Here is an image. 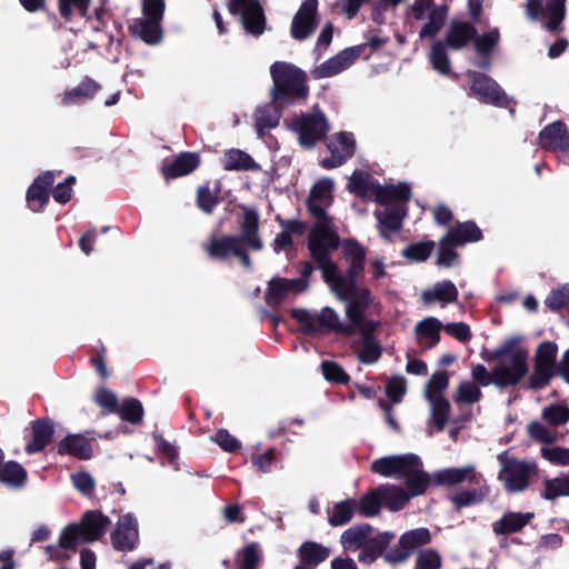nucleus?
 Here are the masks:
<instances>
[{"instance_id":"f257e3e1","label":"nucleus","mask_w":569,"mask_h":569,"mask_svg":"<svg viewBox=\"0 0 569 569\" xmlns=\"http://www.w3.org/2000/svg\"><path fill=\"white\" fill-rule=\"evenodd\" d=\"M239 234L211 236L202 249L213 261H227L233 257L240 244H246L252 251H261L264 247L260 234V216L256 208L240 206Z\"/></svg>"},{"instance_id":"f03ea898","label":"nucleus","mask_w":569,"mask_h":569,"mask_svg":"<svg viewBox=\"0 0 569 569\" xmlns=\"http://www.w3.org/2000/svg\"><path fill=\"white\" fill-rule=\"evenodd\" d=\"M270 76L271 99L276 106L306 102L309 97V84L308 76L302 69L286 61H276L270 67Z\"/></svg>"},{"instance_id":"7ed1b4c3","label":"nucleus","mask_w":569,"mask_h":569,"mask_svg":"<svg viewBox=\"0 0 569 569\" xmlns=\"http://www.w3.org/2000/svg\"><path fill=\"white\" fill-rule=\"evenodd\" d=\"M339 244V234L330 226H313L309 231L307 248L320 268L323 280H328L336 269L330 252L338 249Z\"/></svg>"},{"instance_id":"20e7f679","label":"nucleus","mask_w":569,"mask_h":569,"mask_svg":"<svg viewBox=\"0 0 569 569\" xmlns=\"http://www.w3.org/2000/svg\"><path fill=\"white\" fill-rule=\"evenodd\" d=\"M290 316L299 322L301 332L306 336H315L321 332L322 329L335 331L345 337H352L356 333L355 328L351 325L342 323L337 312L330 307H325L319 315L311 313L303 308H293Z\"/></svg>"},{"instance_id":"39448f33","label":"nucleus","mask_w":569,"mask_h":569,"mask_svg":"<svg viewBox=\"0 0 569 569\" xmlns=\"http://www.w3.org/2000/svg\"><path fill=\"white\" fill-rule=\"evenodd\" d=\"M342 256L348 262V268L345 272L336 269L326 283L336 286L342 289V293H351L355 288V283H358V279L365 270L366 264V249L355 239H347L343 241Z\"/></svg>"},{"instance_id":"423d86ee","label":"nucleus","mask_w":569,"mask_h":569,"mask_svg":"<svg viewBox=\"0 0 569 569\" xmlns=\"http://www.w3.org/2000/svg\"><path fill=\"white\" fill-rule=\"evenodd\" d=\"M501 468L498 473V480L503 483L507 492H522L538 473V466L535 461L519 460L509 457L507 451L498 455Z\"/></svg>"},{"instance_id":"0eeeda50","label":"nucleus","mask_w":569,"mask_h":569,"mask_svg":"<svg viewBox=\"0 0 569 569\" xmlns=\"http://www.w3.org/2000/svg\"><path fill=\"white\" fill-rule=\"evenodd\" d=\"M468 78L471 81L470 90L482 103L498 108L509 109L515 113L516 100L507 96L499 83L490 76L479 71H468Z\"/></svg>"},{"instance_id":"6e6552de","label":"nucleus","mask_w":569,"mask_h":569,"mask_svg":"<svg viewBox=\"0 0 569 569\" xmlns=\"http://www.w3.org/2000/svg\"><path fill=\"white\" fill-rule=\"evenodd\" d=\"M292 129L298 132L300 144L310 149L327 134L329 126L325 113L317 110L295 118Z\"/></svg>"},{"instance_id":"1a4fd4ad","label":"nucleus","mask_w":569,"mask_h":569,"mask_svg":"<svg viewBox=\"0 0 569 569\" xmlns=\"http://www.w3.org/2000/svg\"><path fill=\"white\" fill-rule=\"evenodd\" d=\"M521 371L520 362L516 359L515 368L496 366L490 372L483 365L478 363L472 367L471 376L473 380L482 387H488L493 383L496 387L505 389L521 382Z\"/></svg>"},{"instance_id":"9d476101","label":"nucleus","mask_w":569,"mask_h":569,"mask_svg":"<svg viewBox=\"0 0 569 569\" xmlns=\"http://www.w3.org/2000/svg\"><path fill=\"white\" fill-rule=\"evenodd\" d=\"M526 13L533 21L547 17L546 29L550 32H560L566 18V0H547L546 7L542 0H527Z\"/></svg>"},{"instance_id":"9b49d317","label":"nucleus","mask_w":569,"mask_h":569,"mask_svg":"<svg viewBox=\"0 0 569 569\" xmlns=\"http://www.w3.org/2000/svg\"><path fill=\"white\" fill-rule=\"evenodd\" d=\"M228 10L232 16H240L244 30L252 36H260L266 29V17L259 0H230Z\"/></svg>"},{"instance_id":"f8f14e48","label":"nucleus","mask_w":569,"mask_h":569,"mask_svg":"<svg viewBox=\"0 0 569 569\" xmlns=\"http://www.w3.org/2000/svg\"><path fill=\"white\" fill-rule=\"evenodd\" d=\"M329 286L339 300L347 302L346 316L350 323L361 325L366 311L373 300L371 290L368 287H358V283H355L352 292L345 295L341 291L342 289L338 288L336 283Z\"/></svg>"},{"instance_id":"ddd939ff","label":"nucleus","mask_w":569,"mask_h":569,"mask_svg":"<svg viewBox=\"0 0 569 569\" xmlns=\"http://www.w3.org/2000/svg\"><path fill=\"white\" fill-rule=\"evenodd\" d=\"M82 532L76 522L64 526L60 532L57 545H48L44 547V553L50 561L66 562L77 551L82 540Z\"/></svg>"},{"instance_id":"4468645a","label":"nucleus","mask_w":569,"mask_h":569,"mask_svg":"<svg viewBox=\"0 0 569 569\" xmlns=\"http://www.w3.org/2000/svg\"><path fill=\"white\" fill-rule=\"evenodd\" d=\"M327 148L330 151V157L323 158L320 166L327 170L338 168L355 156V136L348 131L335 133L328 139Z\"/></svg>"},{"instance_id":"2eb2a0df","label":"nucleus","mask_w":569,"mask_h":569,"mask_svg":"<svg viewBox=\"0 0 569 569\" xmlns=\"http://www.w3.org/2000/svg\"><path fill=\"white\" fill-rule=\"evenodd\" d=\"M420 458L415 453L386 456L372 461L370 470L382 477L402 478L408 475L411 467H421Z\"/></svg>"},{"instance_id":"dca6fc26","label":"nucleus","mask_w":569,"mask_h":569,"mask_svg":"<svg viewBox=\"0 0 569 569\" xmlns=\"http://www.w3.org/2000/svg\"><path fill=\"white\" fill-rule=\"evenodd\" d=\"M521 341V337L512 336L507 338L498 348L486 352L482 355V359L487 362H493L503 358H508L510 361V366L508 368H515V360L517 359L520 362L521 371V380L529 372L528 366V350L523 347H520L519 343Z\"/></svg>"},{"instance_id":"f3484780","label":"nucleus","mask_w":569,"mask_h":569,"mask_svg":"<svg viewBox=\"0 0 569 569\" xmlns=\"http://www.w3.org/2000/svg\"><path fill=\"white\" fill-rule=\"evenodd\" d=\"M521 341V337L512 336L507 338L498 348L486 352L482 355V359L487 362H493L503 358H508L510 361V366L508 368H515V360L517 359L520 362L521 371V380L529 372L528 366V350L523 347H520L519 343Z\"/></svg>"},{"instance_id":"a211bd4d","label":"nucleus","mask_w":569,"mask_h":569,"mask_svg":"<svg viewBox=\"0 0 569 569\" xmlns=\"http://www.w3.org/2000/svg\"><path fill=\"white\" fill-rule=\"evenodd\" d=\"M367 44H358L353 47L346 48L338 52L336 56L322 62L320 66L316 67L312 71V76L315 79H323L333 77L343 70L348 69L352 66L363 53Z\"/></svg>"},{"instance_id":"6ab92c4d","label":"nucleus","mask_w":569,"mask_h":569,"mask_svg":"<svg viewBox=\"0 0 569 569\" xmlns=\"http://www.w3.org/2000/svg\"><path fill=\"white\" fill-rule=\"evenodd\" d=\"M110 539L117 551L127 552L136 549L139 542V529L138 521L132 513H126L119 519Z\"/></svg>"},{"instance_id":"aec40b11","label":"nucleus","mask_w":569,"mask_h":569,"mask_svg":"<svg viewBox=\"0 0 569 569\" xmlns=\"http://www.w3.org/2000/svg\"><path fill=\"white\" fill-rule=\"evenodd\" d=\"M465 480L471 485L479 486L485 482L480 472H477L473 466H465L462 468H446L437 470L432 473V485L439 487L457 486Z\"/></svg>"},{"instance_id":"412c9836","label":"nucleus","mask_w":569,"mask_h":569,"mask_svg":"<svg viewBox=\"0 0 569 569\" xmlns=\"http://www.w3.org/2000/svg\"><path fill=\"white\" fill-rule=\"evenodd\" d=\"M56 176L53 171H44L40 173L29 186L26 200L28 207L33 212H41L50 199V190L54 183Z\"/></svg>"},{"instance_id":"4be33fe9","label":"nucleus","mask_w":569,"mask_h":569,"mask_svg":"<svg viewBox=\"0 0 569 569\" xmlns=\"http://www.w3.org/2000/svg\"><path fill=\"white\" fill-rule=\"evenodd\" d=\"M76 523L83 535V542L90 543L100 540L107 533L111 520L100 510H87Z\"/></svg>"},{"instance_id":"5701e85b","label":"nucleus","mask_w":569,"mask_h":569,"mask_svg":"<svg viewBox=\"0 0 569 569\" xmlns=\"http://www.w3.org/2000/svg\"><path fill=\"white\" fill-rule=\"evenodd\" d=\"M476 30V26L469 21L452 19L442 42L449 50L460 51L472 43Z\"/></svg>"},{"instance_id":"b1692460","label":"nucleus","mask_w":569,"mask_h":569,"mask_svg":"<svg viewBox=\"0 0 569 569\" xmlns=\"http://www.w3.org/2000/svg\"><path fill=\"white\" fill-rule=\"evenodd\" d=\"M539 146L552 152H569V132L562 121H555L539 132Z\"/></svg>"},{"instance_id":"393cba45","label":"nucleus","mask_w":569,"mask_h":569,"mask_svg":"<svg viewBox=\"0 0 569 569\" xmlns=\"http://www.w3.org/2000/svg\"><path fill=\"white\" fill-rule=\"evenodd\" d=\"M500 41V32L498 28H493L482 34L476 30V37L472 41L479 60L473 64L481 70H490L492 67V53Z\"/></svg>"},{"instance_id":"a878e982","label":"nucleus","mask_w":569,"mask_h":569,"mask_svg":"<svg viewBox=\"0 0 569 569\" xmlns=\"http://www.w3.org/2000/svg\"><path fill=\"white\" fill-rule=\"evenodd\" d=\"M59 456H71L79 460H89L93 457L91 440L81 433H69L53 448Z\"/></svg>"},{"instance_id":"bb28decb","label":"nucleus","mask_w":569,"mask_h":569,"mask_svg":"<svg viewBox=\"0 0 569 569\" xmlns=\"http://www.w3.org/2000/svg\"><path fill=\"white\" fill-rule=\"evenodd\" d=\"M129 33L148 46H157L163 39L161 21L150 18H136L128 26Z\"/></svg>"},{"instance_id":"cd10ccee","label":"nucleus","mask_w":569,"mask_h":569,"mask_svg":"<svg viewBox=\"0 0 569 569\" xmlns=\"http://www.w3.org/2000/svg\"><path fill=\"white\" fill-rule=\"evenodd\" d=\"M54 423L50 418H39L31 422V440L26 445L27 455L43 451L52 441Z\"/></svg>"},{"instance_id":"c85d7f7f","label":"nucleus","mask_w":569,"mask_h":569,"mask_svg":"<svg viewBox=\"0 0 569 569\" xmlns=\"http://www.w3.org/2000/svg\"><path fill=\"white\" fill-rule=\"evenodd\" d=\"M201 163L199 153L183 151L180 152L172 161H164L161 168V173L167 180L176 179L190 174Z\"/></svg>"},{"instance_id":"c756f323","label":"nucleus","mask_w":569,"mask_h":569,"mask_svg":"<svg viewBox=\"0 0 569 569\" xmlns=\"http://www.w3.org/2000/svg\"><path fill=\"white\" fill-rule=\"evenodd\" d=\"M406 216L407 207L399 204L386 207L383 210H376L375 217L378 220L380 236L389 239V233L400 231Z\"/></svg>"},{"instance_id":"7c9ffc66","label":"nucleus","mask_w":569,"mask_h":569,"mask_svg":"<svg viewBox=\"0 0 569 569\" xmlns=\"http://www.w3.org/2000/svg\"><path fill=\"white\" fill-rule=\"evenodd\" d=\"M411 197V188L409 184L401 182L391 186H381L379 182L376 186L375 200L377 203L389 207V206H403Z\"/></svg>"},{"instance_id":"2f4dec72","label":"nucleus","mask_w":569,"mask_h":569,"mask_svg":"<svg viewBox=\"0 0 569 569\" xmlns=\"http://www.w3.org/2000/svg\"><path fill=\"white\" fill-rule=\"evenodd\" d=\"M441 329H443L442 323L435 317H428L417 322L415 333L418 343L423 346L425 350L432 349L440 341Z\"/></svg>"},{"instance_id":"473e14b6","label":"nucleus","mask_w":569,"mask_h":569,"mask_svg":"<svg viewBox=\"0 0 569 569\" xmlns=\"http://www.w3.org/2000/svg\"><path fill=\"white\" fill-rule=\"evenodd\" d=\"M533 512H506L492 525L497 536H507L521 531L533 519Z\"/></svg>"},{"instance_id":"72a5a7b5","label":"nucleus","mask_w":569,"mask_h":569,"mask_svg":"<svg viewBox=\"0 0 569 569\" xmlns=\"http://www.w3.org/2000/svg\"><path fill=\"white\" fill-rule=\"evenodd\" d=\"M100 84L90 77L84 79L74 88L67 90L61 96V102L63 106L81 104L86 100L94 98L96 93L100 90Z\"/></svg>"},{"instance_id":"f704fd0d","label":"nucleus","mask_w":569,"mask_h":569,"mask_svg":"<svg viewBox=\"0 0 569 569\" xmlns=\"http://www.w3.org/2000/svg\"><path fill=\"white\" fill-rule=\"evenodd\" d=\"M458 289L450 280H443L433 284L431 289L422 292L421 299L426 305L440 302L442 306L453 303L458 300Z\"/></svg>"},{"instance_id":"c9c22d12","label":"nucleus","mask_w":569,"mask_h":569,"mask_svg":"<svg viewBox=\"0 0 569 569\" xmlns=\"http://www.w3.org/2000/svg\"><path fill=\"white\" fill-rule=\"evenodd\" d=\"M393 538L395 533L385 531L368 539L358 556L359 561L367 565L375 562L379 557L385 555V551Z\"/></svg>"},{"instance_id":"e433bc0d","label":"nucleus","mask_w":569,"mask_h":569,"mask_svg":"<svg viewBox=\"0 0 569 569\" xmlns=\"http://www.w3.org/2000/svg\"><path fill=\"white\" fill-rule=\"evenodd\" d=\"M377 488L381 500V507L388 509L389 511H400L410 501L406 490L399 486L382 483Z\"/></svg>"},{"instance_id":"4c0bfd02","label":"nucleus","mask_w":569,"mask_h":569,"mask_svg":"<svg viewBox=\"0 0 569 569\" xmlns=\"http://www.w3.org/2000/svg\"><path fill=\"white\" fill-rule=\"evenodd\" d=\"M447 234L458 247L478 242L483 238L481 229L472 220L458 222L455 227L448 230Z\"/></svg>"},{"instance_id":"58836bf2","label":"nucleus","mask_w":569,"mask_h":569,"mask_svg":"<svg viewBox=\"0 0 569 569\" xmlns=\"http://www.w3.org/2000/svg\"><path fill=\"white\" fill-rule=\"evenodd\" d=\"M408 475H403L406 479V492L408 499L423 495L428 487L432 485V475H429L421 467H411Z\"/></svg>"},{"instance_id":"ea45409f","label":"nucleus","mask_w":569,"mask_h":569,"mask_svg":"<svg viewBox=\"0 0 569 569\" xmlns=\"http://www.w3.org/2000/svg\"><path fill=\"white\" fill-rule=\"evenodd\" d=\"M28 481V471L16 460H9L3 463L0 471V482L6 487L22 489Z\"/></svg>"},{"instance_id":"a19ab883","label":"nucleus","mask_w":569,"mask_h":569,"mask_svg":"<svg viewBox=\"0 0 569 569\" xmlns=\"http://www.w3.org/2000/svg\"><path fill=\"white\" fill-rule=\"evenodd\" d=\"M300 562L311 568L318 567L330 556V549L316 541H305L297 550Z\"/></svg>"},{"instance_id":"79ce46f5","label":"nucleus","mask_w":569,"mask_h":569,"mask_svg":"<svg viewBox=\"0 0 569 569\" xmlns=\"http://www.w3.org/2000/svg\"><path fill=\"white\" fill-rule=\"evenodd\" d=\"M222 167L226 171H250L260 168L249 153L240 149L226 151L222 158Z\"/></svg>"},{"instance_id":"37998d69","label":"nucleus","mask_w":569,"mask_h":569,"mask_svg":"<svg viewBox=\"0 0 569 569\" xmlns=\"http://www.w3.org/2000/svg\"><path fill=\"white\" fill-rule=\"evenodd\" d=\"M372 532L369 523L356 525L343 531L340 542L346 550H357L365 546Z\"/></svg>"},{"instance_id":"c03bdc74","label":"nucleus","mask_w":569,"mask_h":569,"mask_svg":"<svg viewBox=\"0 0 569 569\" xmlns=\"http://www.w3.org/2000/svg\"><path fill=\"white\" fill-rule=\"evenodd\" d=\"M357 499L347 498L342 501L336 502L328 512V522L332 527H341L351 521L356 510Z\"/></svg>"},{"instance_id":"a18cd8bd","label":"nucleus","mask_w":569,"mask_h":569,"mask_svg":"<svg viewBox=\"0 0 569 569\" xmlns=\"http://www.w3.org/2000/svg\"><path fill=\"white\" fill-rule=\"evenodd\" d=\"M221 184L216 182L214 189L211 190L209 182L197 188V207L206 214H211L220 202Z\"/></svg>"},{"instance_id":"49530a36","label":"nucleus","mask_w":569,"mask_h":569,"mask_svg":"<svg viewBox=\"0 0 569 569\" xmlns=\"http://www.w3.org/2000/svg\"><path fill=\"white\" fill-rule=\"evenodd\" d=\"M488 493L489 487L480 483L477 489L461 490L450 496V501L452 502L455 510L460 511L462 508L481 502Z\"/></svg>"},{"instance_id":"de8ad7c7","label":"nucleus","mask_w":569,"mask_h":569,"mask_svg":"<svg viewBox=\"0 0 569 569\" xmlns=\"http://www.w3.org/2000/svg\"><path fill=\"white\" fill-rule=\"evenodd\" d=\"M281 113L276 106L267 104L256 111V129L258 136L262 137L268 129L279 124Z\"/></svg>"},{"instance_id":"09e8293b","label":"nucleus","mask_w":569,"mask_h":569,"mask_svg":"<svg viewBox=\"0 0 569 569\" xmlns=\"http://www.w3.org/2000/svg\"><path fill=\"white\" fill-rule=\"evenodd\" d=\"M114 413L119 415L123 421L131 425H139L143 420L144 410L140 400L127 398L118 406V410Z\"/></svg>"},{"instance_id":"8fccbe9b","label":"nucleus","mask_w":569,"mask_h":569,"mask_svg":"<svg viewBox=\"0 0 569 569\" xmlns=\"http://www.w3.org/2000/svg\"><path fill=\"white\" fill-rule=\"evenodd\" d=\"M377 183L378 181L370 179L368 174L355 171L349 179L348 190L360 198H366L368 194L375 196Z\"/></svg>"},{"instance_id":"3c124183","label":"nucleus","mask_w":569,"mask_h":569,"mask_svg":"<svg viewBox=\"0 0 569 569\" xmlns=\"http://www.w3.org/2000/svg\"><path fill=\"white\" fill-rule=\"evenodd\" d=\"M381 508V500L377 487L362 495L360 499L357 500L356 505V510L359 515L367 518L378 516Z\"/></svg>"},{"instance_id":"603ef678","label":"nucleus","mask_w":569,"mask_h":569,"mask_svg":"<svg viewBox=\"0 0 569 569\" xmlns=\"http://www.w3.org/2000/svg\"><path fill=\"white\" fill-rule=\"evenodd\" d=\"M237 556L240 557L239 569H259L262 561L260 546L256 541L238 550Z\"/></svg>"},{"instance_id":"864d4df0","label":"nucleus","mask_w":569,"mask_h":569,"mask_svg":"<svg viewBox=\"0 0 569 569\" xmlns=\"http://www.w3.org/2000/svg\"><path fill=\"white\" fill-rule=\"evenodd\" d=\"M458 246L446 233L439 241L436 263L440 267L450 268L459 259V253L455 250Z\"/></svg>"},{"instance_id":"5fc2aeb1","label":"nucleus","mask_w":569,"mask_h":569,"mask_svg":"<svg viewBox=\"0 0 569 569\" xmlns=\"http://www.w3.org/2000/svg\"><path fill=\"white\" fill-rule=\"evenodd\" d=\"M447 14L446 7H436L433 8L428 17V21L421 28L419 36L421 39L423 38H433L440 31L443 26L445 19Z\"/></svg>"},{"instance_id":"6e6d98bb","label":"nucleus","mask_w":569,"mask_h":569,"mask_svg":"<svg viewBox=\"0 0 569 569\" xmlns=\"http://www.w3.org/2000/svg\"><path fill=\"white\" fill-rule=\"evenodd\" d=\"M289 295L284 278L276 277L268 282L264 296L266 303L269 307H278Z\"/></svg>"},{"instance_id":"4d7b16f0","label":"nucleus","mask_w":569,"mask_h":569,"mask_svg":"<svg viewBox=\"0 0 569 569\" xmlns=\"http://www.w3.org/2000/svg\"><path fill=\"white\" fill-rule=\"evenodd\" d=\"M447 49V46L442 41L438 40L432 44L430 51V62L433 69L445 76L451 73Z\"/></svg>"},{"instance_id":"13d9d810","label":"nucleus","mask_w":569,"mask_h":569,"mask_svg":"<svg viewBox=\"0 0 569 569\" xmlns=\"http://www.w3.org/2000/svg\"><path fill=\"white\" fill-rule=\"evenodd\" d=\"M557 373L556 368L533 362V371L529 377L527 389L540 390L547 387L551 378Z\"/></svg>"},{"instance_id":"bf43d9fd","label":"nucleus","mask_w":569,"mask_h":569,"mask_svg":"<svg viewBox=\"0 0 569 569\" xmlns=\"http://www.w3.org/2000/svg\"><path fill=\"white\" fill-rule=\"evenodd\" d=\"M399 539L401 546L407 547L412 553L417 548L428 545L431 541V535L427 528H417L402 533Z\"/></svg>"},{"instance_id":"052dcab7","label":"nucleus","mask_w":569,"mask_h":569,"mask_svg":"<svg viewBox=\"0 0 569 569\" xmlns=\"http://www.w3.org/2000/svg\"><path fill=\"white\" fill-rule=\"evenodd\" d=\"M433 249L435 241L432 240L415 242L402 250V257L411 261L423 262L431 256Z\"/></svg>"},{"instance_id":"680f3d73","label":"nucleus","mask_w":569,"mask_h":569,"mask_svg":"<svg viewBox=\"0 0 569 569\" xmlns=\"http://www.w3.org/2000/svg\"><path fill=\"white\" fill-rule=\"evenodd\" d=\"M449 386V375L447 371H437L435 372L425 389V396L427 400L435 398H445L443 391Z\"/></svg>"},{"instance_id":"e2e57ef3","label":"nucleus","mask_w":569,"mask_h":569,"mask_svg":"<svg viewBox=\"0 0 569 569\" xmlns=\"http://www.w3.org/2000/svg\"><path fill=\"white\" fill-rule=\"evenodd\" d=\"M317 29V19H309L298 14L293 16L291 22V36L298 41L306 40Z\"/></svg>"},{"instance_id":"0e129e2a","label":"nucleus","mask_w":569,"mask_h":569,"mask_svg":"<svg viewBox=\"0 0 569 569\" xmlns=\"http://www.w3.org/2000/svg\"><path fill=\"white\" fill-rule=\"evenodd\" d=\"M431 405V417L438 430H443L450 415V403L446 398L428 400Z\"/></svg>"},{"instance_id":"69168bd1","label":"nucleus","mask_w":569,"mask_h":569,"mask_svg":"<svg viewBox=\"0 0 569 569\" xmlns=\"http://www.w3.org/2000/svg\"><path fill=\"white\" fill-rule=\"evenodd\" d=\"M569 496V477L553 478L545 481L541 497L546 500H555L559 497Z\"/></svg>"},{"instance_id":"338daca9","label":"nucleus","mask_w":569,"mask_h":569,"mask_svg":"<svg viewBox=\"0 0 569 569\" xmlns=\"http://www.w3.org/2000/svg\"><path fill=\"white\" fill-rule=\"evenodd\" d=\"M322 375L329 382L338 385H347L350 381V376L346 370L336 361L325 360L321 363Z\"/></svg>"},{"instance_id":"774afa93","label":"nucleus","mask_w":569,"mask_h":569,"mask_svg":"<svg viewBox=\"0 0 569 569\" xmlns=\"http://www.w3.org/2000/svg\"><path fill=\"white\" fill-rule=\"evenodd\" d=\"M545 305L555 312L560 311L562 308L569 306V283L553 289L547 296Z\"/></svg>"}]
</instances>
